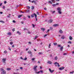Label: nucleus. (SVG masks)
Here are the masks:
<instances>
[{"label":"nucleus","mask_w":74,"mask_h":74,"mask_svg":"<svg viewBox=\"0 0 74 74\" xmlns=\"http://www.w3.org/2000/svg\"><path fill=\"white\" fill-rule=\"evenodd\" d=\"M40 73H41L42 74L43 73V71L42 70H40V71H39L38 72H36V71H35V73H36V74H39Z\"/></svg>","instance_id":"1"},{"label":"nucleus","mask_w":74,"mask_h":74,"mask_svg":"<svg viewBox=\"0 0 74 74\" xmlns=\"http://www.w3.org/2000/svg\"><path fill=\"white\" fill-rule=\"evenodd\" d=\"M49 71L50 72V73H53V72H54V70H51V69L49 68Z\"/></svg>","instance_id":"2"},{"label":"nucleus","mask_w":74,"mask_h":74,"mask_svg":"<svg viewBox=\"0 0 74 74\" xmlns=\"http://www.w3.org/2000/svg\"><path fill=\"white\" fill-rule=\"evenodd\" d=\"M37 66H34V71H37Z\"/></svg>","instance_id":"3"},{"label":"nucleus","mask_w":74,"mask_h":74,"mask_svg":"<svg viewBox=\"0 0 74 74\" xmlns=\"http://www.w3.org/2000/svg\"><path fill=\"white\" fill-rule=\"evenodd\" d=\"M1 74H6V71H3L1 73Z\"/></svg>","instance_id":"4"},{"label":"nucleus","mask_w":74,"mask_h":74,"mask_svg":"<svg viewBox=\"0 0 74 74\" xmlns=\"http://www.w3.org/2000/svg\"><path fill=\"white\" fill-rule=\"evenodd\" d=\"M64 69V67H61L60 68H59V69L60 70H63Z\"/></svg>","instance_id":"5"},{"label":"nucleus","mask_w":74,"mask_h":74,"mask_svg":"<svg viewBox=\"0 0 74 74\" xmlns=\"http://www.w3.org/2000/svg\"><path fill=\"white\" fill-rule=\"evenodd\" d=\"M57 64L58 67H60V65H59V63L57 62H55L54 63V64Z\"/></svg>","instance_id":"6"},{"label":"nucleus","mask_w":74,"mask_h":74,"mask_svg":"<svg viewBox=\"0 0 74 74\" xmlns=\"http://www.w3.org/2000/svg\"><path fill=\"white\" fill-rule=\"evenodd\" d=\"M47 63L50 64H52V62L49 61H48L47 62Z\"/></svg>","instance_id":"7"},{"label":"nucleus","mask_w":74,"mask_h":74,"mask_svg":"<svg viewBox=\"0 0 74 74\" xmlns=\"http://www.w3.org/2000/svg\"><path fill=\"white\" fill-rule=\"evenodd\" d=\"M2 60H3V63H5V60H6V59L5 58H4Z\"/></svg>","instance_id":"8"},{"label":"nucleus","mask_w":74,"mask_h":74,"mask_svg":"<svg viewBox=\"0 0 74 74\" xmlns=\"http://www.w3.org/2000/svg\"><path fill=\"white\" fill-rule=\"evenodd\" d=\"M58 11H61V9L60 8H58L57 9Z\"/></svg>","instance_id":"9"},{"label":"nucleus","mask_w":74,"mask_h":74,"mask_svg":"<svg viewBox=\"0 0 74 74\" xmlns=\"http://www.w3.org/2000/svg\"><path fill=\"white\" fill-rule=\"evenodd\" d=\"M52 21H53L52 19H50L49 21V23H52Z\"/></svg>","instance_id":"10"},{"label":"nucleus","mask_w":74,"mask_h":74,"mask_svg":"<svg viewBox=\"0 0 74 74\" xmlns=\"http://www.w3.org/2000/svg\"><path fill=\"white\" fill-rule=\"evenodd\" d=\"M69 38L70 40H73V37L71 36H69Z\"/></svg>","instance_id":"11"},{"label":"nucleus","mask_w":74,"mask_h":74,"mask_svg":"<svg viewBox=\"0 0 74 74\" xmlns=\"http://www.w3.org/2000/svg\"><path fill=\"white\" fill-rule=\"evenodd\" d=\"M59 26V25L58 24H54L53 25V26L54 27H56V26Z\"/></svg>","instance_id":"12"},{"label":"nucleus","mask_w":74,"mask_h":74,"mask_svg":"<svg viewBox=\"0 0 74 74\" xmlns=\"http://www.w3.org/2000/svg\"><path fill=\"white\" fill-rule=\"evenodd\" d=\"M28 53H29V54H32V52L30 51H28Z\"/></svg>","instance_id":"13"},{"label":"nucleus","mask_w":74,"mask_h":74,"mask_svg":"<svg viewBox=\"0 0 74 74\" xmlns=\"http://www.w3.org/2000/svg\"><path fill=\"white\" fill-rule=\"evenodd\" d=\"M26 12H30V10H25Z\"/></svg>","instance_id":"14"},{"label":"nucleus","mask_w":74,"mask_h":74,"mask_svg":"<svg viewBox=\"0 0 74 74\" xmlns=\"http://www.w3.org/2000/svg\"><path fill=\"white\" fill-rule=\"evenodd\" d=\"M23 15H18V17L19 18H21V17H22V16H23Z\"/></svg>","instance_id":"15"},{"label":"nucleus","mask_w":74,"mask_h":74,"mask_svg":"<svg viewBox=\"0 0 74 74\" xmlns=\"http://www.w3.org/2000/svg\"><path fill=\"white\" fill-rule=\"evenodd\" d=\"M48 3H49V4H52V1H49L48 2Z\"/></svg>","instance_id":"16"},{"label":"nucleus","mask_w":74,"mask_h":74,"mask_svg":"<svg viewBox=\"0 0 74 74\" xmlns=\"http://www.w3.org/2000/svg\"><path fill=\"white\" fill-rule=\"evenodd\" d=\"M41 30H42V31H43V32H44V30H45V29L44 28H41Z\"/></svg>","instance_id":"17"},{"label":"nucleus","mask_w":74,"mask_h":74,"mask_svg":"<svg viewBox=\"0 0 74 74\" xmlns=\"http://www.w3.org/2000/svg\"><path fill=\"white\" fill-rule=\"evenodd\" d=\"M63 47H61L60 48V49L61 50V51H62V50H63Z\"/></svg>","instance_id":"18"},{"label":"nucleus","mask_w":74,"mask_h":74,"mask_svg":"<svg viewBox=\"0 0 74 74\" xmlns=\"http://www.w3.org/2000/svg\"><path fill=\"white\" fill-rule=\"evenodd\" d=\"M51 1H52L53 3H55V0H51Z\"/></svg>","instance_id":"19"},{"label":"nucleus","mask_w":74,"mask_h":74,"mask_svg":"<svg viewBox=\"0 0 74 74\" xmlns=\"http://www.w3.org/2000/svg\"><path fill=\"white\" fill-rule=\"evenodd\" d=\"M16 33H17V34H19V35H21V33H20L19 31H17Z\"/></svg>","instance_id":"20"},{"label":"nucleus","mask_w":74,"mask_h":74,"mask_svg":"<svg viewBox=\"0 0 74 74\" xmlns=\"http://www.w3.org/2000/svg\"><path fill=\"white\" fill-rule=\"evenodd\" d=\"M34 16H35V18H37V14H36L34 13Z\"/></svg>","instance_id":"21"},{"label":"nucleus","mask_w":74,"mask_h":74,"mask_svg":"<svg viewBox=\"0 0 74 74\" xmlns=\"http://www.w3.org/2000/svg\"><path fill=\"white\" fill-rule=\"evenodd\" d=\"M37 38H38V36H35V38H34V39H37Z\"/></svg>","instance_id":"22"},{"label":"nucleus","mask_w":74,"mask_h":74,"mask_svg":"<svg viewBox=\"0 0 74 74\" xmlns=\"http://www.w3.org/2000/svg\"><path fill=\"white\" fill-rule=\"evenodd\" d=\"M58 12L59 14H62V12L61 11H58Z\"/></svg>","instance_id":"23"},{"label":"nucleus","mask_w":74,"mask_h":74,"mask_svg":"<svg viewBox=\"0 0 74 74\" xmlns=\"http://www.w3.org/2000/svg\"><path fill=\"white\" fill-rule=\"evenodd\" d=\"M11 68H8L7 69V70L9 71V70H11Z\"/></svg>","instance_id":"24"},{"label":"nucleus","mask_w":74,"mask_h":74,"mask_svg":"<svg viewBox=\"0 0 74 74\" xmlns=\"http://www.w3.org/2000/svg\"><path fill=\"white\" fill-rule=\"evenodd\" d=\"M59 32L60 33H63V31L62 30H60Z\"/></svg>","instance_id":"25"},{"label":"nucleus","mask_w":74,"mask_h":74,"mask_svg":"<svg viewBox=\"0 0 74 74\" xmlns=\"http://www.w3.org/2000/svg\"><path fill=\"white\" fill-rule=\"evenodd\" d=\"M42 53L41 52H39L38 53V54L39 55H42Z\"/></svg>","instance_id":"26"},{"label":"nucleus","mask_w":74,"mask_h":74,"mask_svg":"<svg viewBox=\"0 0 74 74\" xmlns=\"http://www.w3.org/2000/svg\"><path fill=\"white\" fill-rule=\"evenodd\" d=\"M53 44H54V45H57V44H58L57 43H56V42L54 43H53Z\"/></svg>","instance_id":"27"},{"label":"nucleus","mask_w":74,"mask_h":74,"mask_svg":"<svg viewBox=\"0 0 74 74\" xmlns=\"http://www.w3.org/2000/svg\"><path fill=\"white\" fill-rule=\"evenodd\" d=\"M1 71H2V72L3 71H5V70H4L3 68H1Z\"/></svg>","instance_id":"28"},{"label":"nucleus","mask_w":74,"mask_h":74,"mask_svg":"<svg viewBox=\"0 0 74 74\" xmlns=\"http://www.w3.org/2000/svg\"><path fill=\"white\" fill-rule=\"evenodd\" d=\"M68 43H69V44H72V43L70 41H68Z\"/></svg>","instance_id":"29"},{"label":"nucleus","mask_w":74,"mask_h":74,"mask_svg":"<svg viewBox=\"0 0 74 74\" xmlns=\"http://www.w3.org/2000/svg\"><path fill=\"white\" fill-rule=\"evenodd\" d=\"M34 6H32L31 8L32 10H34Z\"/></svg>","instance_id":"30"},{"label":"nucleus","mask_w":74,"mask_h":74,"mask_svg":"<svg viewBox=\"0 0 74 74\" xmlns=\"http://www.w3.org/2000/svg\"><path fill=\"white\" fill-rule=\"evenodd\" d=\"M27 8H28V9H30V7L27 6Z\"/></svg>","instance_id":"31"},{"label":"nucleus","mask_w":74,"mask_h":74,"mask_svg":"<svg viewBox=\"0 0 74 74\" xmlns=\"http://www.w3.org/2000/svg\"><path fill=\"white\" fill-rule=\"evenodd\" d=\"M55 60H57L58 59V57L57 56H56L55 58Z\"/></svg>","instance_id":"32"},{"label":"nucleus","mask_w":74,"mask_h":74,"mask_svg":"<svg viewBox=\"0 0 74 74\" xmlns=\"http://www.w3.org/2000/svg\"><path fill=\"white\" fill-rule=\"evenodd\" d=\"M69 73L70 74H73V73H74V71H73L72 72H70Z\"/></svg>","instance_id":"33"},{"label":"nucleus","mask_w":74,"mask_h":74,"mask_svg":"<svg viewBox=\"0 0 74 74\" xmlns=\"http://www.w3.org/2000/svg\"><path fill=\"white\" fill-rule=\"evenodd\" d=\"M8 34L9 35H11V33L10 32H9L8 33Z\"/></svg>","instance_id":"34"},{"label":"nucleus","mask_w":74,"mask_h":74,"mask_svg":"<svg viewBox=\"0 0 74 74\" xmlns=\"http://www.w3.org/2000/svg\"><path fill=\"white\" fill-rule=\"evenodd\" d=\"M51 46V43H50L49 45V48H50V47Z\"/></svg>","instance_id":"35"},{"label":"nucleus","mask_w":74,"mask_h":74,"mask_svg":"<svg viewBox=\"0 0 74 74\" xmlns=\"http://www.w3.org/2000/svg\"><path fill=\"white\" fill-rule=\"evenodd\" d=\"M27 60V58L25 57V59H24L23 60Z\"/></svg>","instance_id":"36"},{"label":"nucleus","mask_w":74,"mask_h":74,"mask_svg":"<svg viewBox=\"0 0 74 74\" xmlns=\"http://www.w3.org/2000/svg\"><path fill=\"white\" fill-rule=\"evenodd\" d=\"M52 6H53V7H55V6H56V4H53Z\"/></svg>","instance_id":"37"},{"label":"nucleus","mask_w":74,"mask_h":74,"mask_svg":"<svg viewBox=\"0 0 74 74\" xmlns=\"http://www.w3.org/2000/svg\"><path fill=\"white\" fill-rule=\"evenodd\" d=\"M61 38L62 39H64V36H62L61 37Z\"/></svg>","instance_id":"38"},{"label":"nucleus","mask_w":74,"mask_h":74,"mask_svg":"<svg viewBox=\"0 0 74 74\" xmlns=\"http://www.w3.org/2000/svg\"><path fill=\"white\" fill-rule=\"evenodd\" d=\"M20 59H21L22 60H24V59H23V58H22V57H20Z\"/></svg>","instance_id":"39"},{"label":"nucleus","mask_w":74,"mask_h":74,"mask_svg":"<svg viewBox=\"0 0 74 74\" xmlns=\"http://www.w3.org/2000/svg\"><path fill=\"white\" fill-rule=\"evenodd\" d=\"M34 14H32L31 15V17L32 18H33V17H34Z\"/></svg>","instance_id":"40"},{"label":"nucleus","mask_w":74,"mask_h":74,"mask_svg":"<svg viewBox=\"0 0 74 74\" xmlns=\"http://www.w3.org/2000/svg\"><path fill=\"white\" fill-rule=\"evenodd\" d=\"M0 22H1L2 23H4V22L2 21H0Z\"/></svg>","instance_id":"41"},{"label":"nucleus","mask_w":74,"mask_h":74,"mask_svg":"<svg viewBox=\"0 0 74 74\" xmlns=\"http://www.w3.org/2000/svg\"><path fill=\"white\" fill-rule=\"evenodd\" d=\"M34 3L35 4H36V1L34 0Z\"/></svg>","instance_id":"42"},{"label":"nucleus","mask_w":74,"mask_h":74,"mask_svg":"<svg viewBox=\"0 0 74 74\" xmlns=\"http://www.w3.org/2000/svg\"><path fill=\"white\" fill-rule=\"evenodd\" d=\"M10 44L11 45H12V44H13V42H10Z\"/></svg>","instance_id":"43"},{"label":"nucleus","mask_w":74,"mask_h":74,"mask_svg":"<svg viewBox=\"0 0 74 74\" xmlns=\"http://www.w3.org/2000/svg\"><path fill=\"white\" fill-rule=\"evenodd\" d=\"M48 36V34H46L44 36V37H46V36Z\"/></svg>","instance_id":"44"},{"label":"nucleus","mask_w":74,"mask_h":74,"mask_svg":"<svg viewBox=\"0 0 74 74\" xmlns=\"http://www.w3.org/2000/svg\"><path fill=\"white\" fill-rule=\"evenodd\" d=\"M36 14H37V15H40L39 13H38V12H36Z\"/></svg>","instance_id":"45"},{"label":"nucleus","mask_w":74,"mask_h":74,"mask_svg":"<svg viewBox=\"0 0 74 74\" xmlns=\"http://www.w3.org/2000/svg\"><path fill=\"white\" fill-rule=\"evenodd\" d=\"M34 59H35V58H32V60L33 61H34Z\"/></svg>","instance_id":"46"},{"label":"nucleus","mask_w":74,"mask_h":74,"mask_svg":"<svg viewBox=\"0 0 74 74\" xmlns=\"http://www.w3.org/2000/svg\"><path fill=\"white\" fill-rule=\"evenodd\" d=\"M53 29V28L52 27H50V30H52Z\"/></svg>","instance_id":"47"},{"label":"nucleus","mask_w":74,"mask_h":74,"mask_svg":"<svg viewBox=\"0 0 74 74\" xmlns=\"http://www.w3.org/2000/svg\"><path fill=\"white\" fill-rule=\"evenodd\" d=\"M27 17L28 18H30V16L28 15Z\"/></svg>","instance_id":"48"},{"label":"nucleus","mask_w":74,"mask_h":74,"mask_svg":"<svg viewBox=\"0 0 74 74\" xmlns=\"http://www.w3.org/2000/svg\"><path fill=\"white\" fill-rule=\"evenodd\" d=\"M4 53H7V51H4Z\"/></svg>","instance_id":"49"},{"label":"nucleus","mask_w":74,"mask_h":74,"mask_svg":"<svg viewBox=\"0 0 74 74\" xmlns=\"http://www.w3.org/2000/svg\"><path fill=\"white\" fill-rule=\"evenodd\" d=\"M13 23H16V21H15L14 20H13Z\"/></svg>","instance_id":"50"},{"label":"nucleus","mask_w":74,"mask_h":74,"mask_svg":"<svg viewBox=\"0 0 74 74\" xmlns=\"http://www.w3.org/2000/svg\"><path fill=\"white\" fill-rule=\"evenodd\" d=\"M55 11H53L52 12V14H54V13H55Z\"/></svg>","instance_id":"51"},{"label":"nucleus","mask_w":74,"mask_h":74,"mask_svg":"<svg viewBox=\"0 0 74 74\" xmlns=\"http://www.w3.org/2000/svg\"><path fill=\"white\" fill-rule=\"evenodd\" d=\"M5 8V6H3V9H4V8Z\"/></svg>","instance_id":"52"},{"label":"nucleus","mask_w":74,"mask_h":74,"mask_svg":"<svg viewBox=\"0 0 74 74\" xmlns=\"http://www.w3.org/2000/svg\"><path fill=\"white\" fill-rule=\"evenodd\" d=\"M12 31L13 32H14V31H15V29H13L12 30Z\"/></svg>","instance_id":"53"},{"label":"nucleus","mask_w":74,"mask_h":74,"mask_svg":"<svg viewBox=\"0 0 74 74\" xmlns=\"http://www.w3.org/2000/svg\"><path fill=\"white\" fill-rule=\"evenodd\" d=\"M32 25L33 27H34V24H32Z\"/></svg>","instance_id":"54"},{"label":"nucleus","mask_w":74,"mask_h":74,"mask_svg":"<svg viewBox=\"0 0 74 74\" xmlns=\"http://www.w3.org/2000/svg\"><path fill=\"white\" fill-rule=\"evenodd\" d=\"M58 45V47H61V45Z\"/></svg>","instance_id":"55"},{"label":"nucleus","mask_w":74,"mask_h":74,"mask_svg":"<svg viewBox=\"0 0 74 74\" xmlns=\"http://www.w3.org/2000/svg\"><path fill=\"white\" fill-rule=\"evenodd\" d=\"M20 69L21 70H22V69H23V68H22V67H20Z\"/></svg>","instance_id":"56"},{"label":"nucleus","mask_w":74,"mask_h":74,"mask_svg":"<svg viewBox=\"0 0 74 74\" xmlns=\"http://www.w3.org/2000/svg\"><path fill=\"white\" fill-rule=\"evenodd\" d=\"M4 4H6V3H7V1H5L4 2Z\"/></svg>","instance_id":"57"},{"label":"nucleus","mask_w":74,"mask_h":74,"mask_svg":"<svg viewBox=\"0 0 74 74\" xmlns=\"http://www.w3.org/2000/svg\"><path fill=\"white\" fill-rule=\"evenodd\" d=\"M9 50H10V51H11V49H10V47L9 48Z\"/></svg>","instance_id":"58"},{"label":"nucleus","mask_w":74,"mask_h":74,"mask_svg":"<svg viewBox=\"0 0 74 74\" xmlns=\"http://www.w3.org/2000/svg\"><path fill=\"white\" fill-rule=\"evenodd\" d=\"M72 54H74V51H73L72 52Z\"/></svg>","instance_id":"59"},{"label":"nucleus","mask_w":74,"mask_h":74,"mask_svg":"<svg viewBox=\"0 0 74 74\" xmlns=\"http://www.w3.org/2000/svg\"><path fill=\"white\" fill-rule=\"evenodd\" d=\"M59 3H57L56 4V5H59Z\"/></svg>","instance_id":"60"},{"label":"nucleus","mask_w":74,"mask_h":74,"mask_svg":"<svg viewBox=\"0 0 74 74\" xmlns=\"http://www.w3.org/2000/svg\"><path fill=\"white\" fill-rule=\"evenodd\" d=\"M3 3H1L0 4V6H1V5H2Z\"/></svg>","instance_id":"61"},{"label":"nucleus","mask_w":74,"mask_h":74,"mask_svg":"<svg viewBox=\"0 0 74 74\" xmlns=\"http://www.w3.org/2000/svg\"><path fill=\"white\" fill-rule=\"evenodd\" d=\"M44 10H47V8H44Z\"/></svg>","instance_id":"62"},{"label":"nucleus","mask_w":74,"mask_h":74,"mask_svg":"<svg viewBox=\"0 0 74 74\" xmlns=\"http://www.w3.org/2000/svg\"><path fill=\"white\" fill-rule=\"evenodd\" d=\"M12 47H14V45H12Z\"/></svg>","instance_id":"63"},{"label":"nucleus","mask_w":74,"mask_h":74,"mask_svg":"<svg viewBox=\"0 0 74 74\" xmlns=\"http://www.w3.org/2000/svg\"><path fill=\"white\" fill-rule=\"evenodd\" d=\"M0 14H3V12H0Z\"/></svg>","instance_id":"64"}]
</instances>
